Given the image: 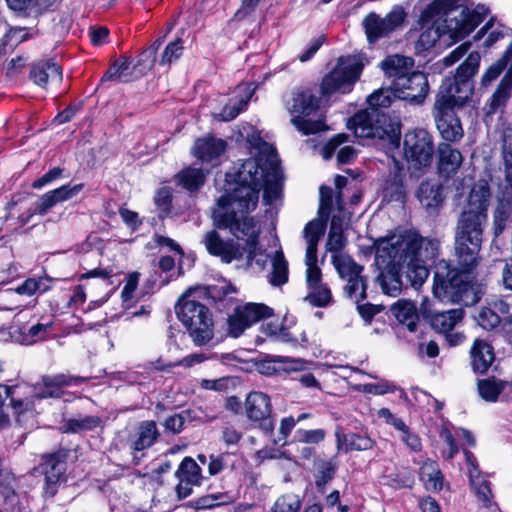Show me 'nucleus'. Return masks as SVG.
Wrapping results in <instances>:
<instances>
[{
    "label": "nucleus",
    "mask_w": 512,
    "mask_h": 512,
    "mask_svg": "<svg viewBox=\"0 0 512 512\" xmlns=\"http://www.w3.org/2000/svg\"><path fill=\"white\" fill-rule=\"evenodd\" d=\"M261 171L256 161L245 160L236 173L235 187L221 196L212 210L214 225L229 229L230 233L248 245L258 244L260 225L247 214L258 203L257 181Z\"/></svg>",
    "instance_id": "1"
},
{
    "label": "nucleus",
    "mask_w": 512,
    "mask_h": 512,
    "mask_svg": "<svg viewBox=\"0 0 512 512\" xmlns=\"http://www.w3.org/2000/svg\"><path fill=\"white\" fill-rule=\"evenodd\" d=\"M489 9L478 5L470 10L456 6L454 0H433L421 13L422 32L418 43L424 49L432 48L437 41L450 45L469 35L488 15Z\"/></svg>",
    "instance_id": "2"
},
{
    "label": "nucleus",
    "mask_w": 512,
    "mask_h": 512,
    "mask_svg": "<svg viewBox=\"0 0 512 512\" xmlns=\"http://www.w3.org/2000/svg\"><path fill=\"white\" fill-rule=\"evenodd\" d=\"M363 65L356 57L339 58L335 68L327 74L320 84V97L310 90L295 92L289 111L291 122L298 128H329L319 108L328 98L337 93H347L362 72Z\"/></svg>",
    "instance_id": "3"
},
{
    "label": "nucleus",
    "mask_w": 512,
    "mask_h": 512,
    "mask_svg": "<svg viewBox=\"0 0 512 512\" xmlns=\"http://www.w3.org/2000/svg\"><path fill=\"white\" fill-rule=\"evenodd\" d=\"M480 61L479 52L469 53L457 67L455 75L442 82L433 108L436 128H461L459 112L473 93V77L478 72Z\"/></svg>",
    "instance_id": "4"
},
{
    "label": "nucleus",
    "mask_w": 512,
    "mask_h": 512,
    "mask_svg": "<svg viewBox=\"0 0 512 512\" xmlns=\"http://www.w3.org/2000/svg\"><path fill=\"white\" fill-rule=\"evenodd\" d=\"M414 235L406 238L385 237L376 242V261L381 266L406 268V277L414 288L420 287L428 278L429 271L420 258L414 256L411 247L415 245Z\"/></svg>",
    "instance_id": "5"
},
{
    "label": "nucleus",
    "mask_w": 512,
    "mask_h": 512,
    "mask_svg": "<svg viewBox=\"0 0 512 512\" xmlns=\"http://www.w3.org/2000/svg\"><path fill=\"white\" fill-rule=\"evenodd\" d=\"M246 140L248 147L254 150L258 158H250L256 161L261 171L260 178L257 181L258 193L260 188L264 190V200L270 203L280 197L281 194V171L276 149L273 145L264 141L258 130H250L247 133ZM253 153V151H251Z\"/></svg>",
    "instance_id": "6"
},
{
    "label": "nucleus",
    "mask_w": 512,
    "mask_h": 512,
    "mask_svg": "<svg viewBox=\"0 0 512 512\" xmlns=\"http://www.w3.org/2000/svg\"><path fill=\"white\" fill-rule=\"evenodd\" d=\"M487 216L461 210L455 228V256L458 265L471 270L477 264Z\"/></svg>",
    "instance_id": "7"
},
{
    "label": "nucleus",
    "mask_w": 512,
    "mask_h": 512,
    "mask_svg": "<svg viewBox=\"0 0 512 512\" xmlns=\"http://www.w3.org/2000/svg\"><path fill=\"white\" fill-rule=\"evenodd\" d=\"M456 268H450V265L441 260L436 265L434 272L433 294L443 302L462 303L464 305L474 304L477 301L473 287L467 272Z\"/></svg>",
    "instance_id": "8"
},
{
    "label": "nucleus",
    "mask_w": 512,
    "mask_h": 512,
    "mask_svg": "<svg viewBox=\"0 0 512 512\" xmlns=\"http://www.w3.org/2000/svg\"><path fill=\"white\" fill-rule=\"evenodd\" d=\"M175 309L178 319L187 327L196 345H205L213 338L214 323L205 305L189 299L186 293L178 300Z\"/></svg>",
    "instance_id": "9"
},
{
    "label": "nucleus",
    "mask_w": 512,
    "mask_h": 512,
    "mask_svg": "<svg viewBox=\"0 0 512 512\" xmlns=\"http://www.w3.org/2000/svg\"><path fill=\"white\" fill-rule=\"evenodd\" d=\"M404 154L414 169L430 166L434 147L428 130H408L403 141Z\"/></svg>",
    "instance_id": "10"
},
{
    "label": "nucleus",
    "mask_w": 512,
    "mask_h": 512,
    "mask_svg": "<svg viewBox=\"0 0 512 512\" xmlns=\"http://www.w3.org/2000/svg\"><path fill=\"white\" fill-rule=\"evenodd\" d=\"M325 232L323 220L313 219L309 221L303 230V237L306 241L305 264L306 281L309 289L321 285V270L317 266V246Z\"/></svg>",
    "instance_id": "11"
},
{
    "label": "nucleus",
    "mask_w": 512,
    "mask_h": 512,
    "mask_svg": "<svg viewBox=\"0 0 512 512\" xmlns=\"http://www.w3.org/2000/svg\"><path fill=\"white\" fill-rule=\"evenodd\" d=\"M406 13L402 7L395 6L385 17L375 12L369 13L362 21L367 40L374 43L380 38L389 36L402 27Z\"/></svg>",
    "instance_id": "12"
},
{
    "label": "nucleus",
    "mask_w": 512,
    "mask_h": 512,
    "mask_svg": "<svg viewBox=\"0 0 512 512\" xmlns=\"http://www.w3.org/2000/svg\"><path fill=\"white\" fill-rule=\"evenodd\" d=\"M512 97V71L507 70L501 79L489 102L484 107V124L487 127L499 128L504 125L503 111Z\"/></svg>",
    "instance_id": "13"
},
{
    "label": "nucleus",
    "mask_w": 512,
    "mask_h": 512,
    "mask_svg": "<svg viewBox=\"0 0 512 512\" xmlns=\"http://www.w3.org/2000/svg\"><path fill=\"white\" fill-rule=\"evenodd\" d=\"M271 315L272 309L264 304L247 303L244 306H238L227 318V333L237 338L253 323Z\"/></svg>",
    "instance_id": "14"
},
{
    "label": "nucleus",
    "mask_w": 512,
    "mask_h": 512,
    "mask_svg": "<svg viewBox=\"0 0 512 512\" xmlns=\"http://www.w3.org/2000/svg\"><path fill=\"white\" fill-rule=\"evenodd\" d=\"M202 242L210 255L226 264L240 260L245 253V248L238 242L223 239L216 230L205 233Z\"/></svg>",
    "instance_id": "15"
},
{
    "label": "nucleus",
    "mask_w": 512,
    "mask_h": 512,
    "mask_svg": "<svg viewBox=\"0 0 512 512\" xmlns=\"http://www.w3.org/2000/svg\"><path fill=\"white\" fill-rule=\"evenodd\" d=\"M245 411L249 420L259 422V427L264 433L271 434L273 432L271 401L267 394L259 391L251 392L245 401Z\"/></svg>",
    "instance_id": "16"
},
{
    "label": "nucleus",
    "mask_w": 512,
    "mask_h": 512,
    "mask_svg": "<svg viewBox=\"0 0 512 512\" xmlns=\"http://www.w3.org/2000/svg\"><path fill=\"white\" fill-rule=\"evenodd\" d=\"M254 92L255 86L253 83L238 85L234 91L237 94L235 97L229 99L221 98L219 100V103L223 106L219 110L214 109L212 112L213 118L224 122L235 119L247 106Z\"/></svg>",
    "instance_id": "17"
},
{
    "label": "nucleus",
    "mask_w": 512,
    "mask_h": 512,
    "mask_svg": "<svg viewBox=\"0 0 512 512\" xmlns=\"http://www.w3.org/2000/svg\"><path fill=\"white\" fill-rule=\"evenodd\" d=\"M404 123L399 115L381 113L378 109L358 111L348 119L347 128H401Z\"/></svg>",
    "instance_id": "18"
},
{
    "label": "nucleus",
    "mask_w": 512,
    "mask_h": 512,
    "mask_svg": "<svg viewBox=\"0 0 512 512\" xmlns=\"http://www.w3.org/2000/svg\"><path fill=\"white\" fill-rule=\"evenodd\" d=\"M82 189L83 184H76L74 186L63 185L43 194L37 200L34 212L28 211L25 215L20 217L21 224L25 225L34 213L41 216L46 215L56 204L72 199L79 194Z\"/></svg>",
    "instance_id": "19"
},
{
    "label": "nucleus",
    "mask_w": 512,
    "mask_h": 512,
    "mask_svg": "<svg viewBox=\"0 0 512 512\" xmlns=\"http://www.w3.org/2000/svg\"><path fill=\"white\" fill-rule=\"evenodd\" d=\"M66 457L65 451H58L44 456L42 463V471L44 474V495L46 497H53L59 487V483L63 478L66 470Z\"/></svg>",
    "instance_id": "20"
},
{
    "label": "nucleus",
    "mask_w": 512,
    "mask_h": 512,
    "mask_svg": "<svg viewBox=\"0 0 512 512\" xmlns=\"http://www.w3.org/2000/svg\"><path fill=\"white\" fill-rule=\"evenodd\" d=\"M393 89L397 92L398 98L420 103L427 96L429 87L426 75L414 71L406 78H399L397 82H393Z\"/></svg>",
    "instance_id": "21"
},
{
    "label": "nucleus",
    "mask_w": 512,
    "mask_h": 512,
    "mask_svg": "<svg viewBox=\"0 0 512 512\" xmlns=\"http://www.w3.org/2000/svg\"><path fill=\"white\" fill-rule=\"evenodd\" d=\"M490 196L488 182L481 179L473 185L469 194L462 201H459L458 205L463 211L481 212L484 216H487Z\"/></svg>",
    "instance_id": "22"
},
{
    "label": "nucleus",
    "mask_w": 512,
    "mask_h": 512,
    "mask_svg": "<svg viewBox=\"0 0 512 512\" xmlns=\"http://www.w3.org/2000/svg\"><path fill=\"white\" fill-rule=\"evenodd\" d=\"M401 130H354V136L361 145H378L388 150L400 146Z\"/></svg>",
    "instance_id": "23"
},
{
    "label": "nucleus",
    "mask_w": 512,
    "mask_h": 512,
    "mask_svg": "<svg viewBox=\"0 0 512 512\" xmlns=\"http://www.w3.org/2000/svg\"><path fill=\"white\" fill-rule=\"evenodd\" d=\"M501 195H497L498 204L494 211V233L500 235L511 219L512 212V185L505 181L499 185Z\"/></svg>",
    "instance_id": "24"
},
{
    "label": "nucleus",
    "mask_w": 512,
    "mask_h": 512,
    "mask_svg": "<svg viewBox=\"0 0 512 512\" xmlns=\"http://www.w3.org/2000/svg\"><path fill=\"white\" fill-rule=\"evenodd\" d=\"M30 78L36 85L48 88L49 85H57L61 82L62 70L55 62L40 61L32 66Z\"/></svg>",
    "instance_id": "25"
},
{
    "label": "nucleus",
    "mask_w": 512,
    "mask_h": 512,
    "mask_svg": "<svg viewBox=\"0 0 512 512\" xmlns=\"http://www.w3.org/2000/svg\"><path fill=\"white\" fill-rule=\"evenodd\" d=\"M225 150L226 141L209 135L195 141L192 154L202 162H213L217 160Z\"/></svg>",
    "instance_id": "26"
},
{
    "label": "nucleus",
    "mask_w": 512,
    "mask_h": 512,
    "mask_svg": "<svg viewBox=\"0 0 512 512\" xmlns=\"http://www.w3.org/2000/svg\"><path fill=\"white\" fill-rule=\"evenodd\" d=\"M380 67L388 78L393 79L392 82H397L399 78H406L415 71L413 58L399 54L387 56Z\"/></svg>",
    "instance_id": "27"
},
{
    "label": "nucleus",
    "mask_w": 512,
    "mask_h": 512,
    "mask_svg": "<svg viewBox=\"0 0 512 512\" xmlns=\"http://www.w3.org/2000/svg\"><path fill=\"white\" fill-rule=\"evenodd\" d=\"M408 235L415 236V245H413L410 250H412L414 256L420 258L423 263H425L427 260H433L438 256L440 243L436 239L423 238L418 233L410 230L393 233L388 237H401L404 239Z\"/></svg>",
    "instance_id": "28"
},
{
    "label": "nucleus",
    "mask_w": 512,
    "mask_h": 512,
    "mask_svg": "<svg viewBox=\"0 0 512 512\" xmlns=\"http://www.w3.org/2000/svg\"><path fill=\"white\" fill-rule=\"evenodd\" d=\"M336 449L338 452L366 451L374 447L375 441L366 435L335 431Z\"/></svg>",
    "instance_id": "29"
},
{
    "label": "nucleus",
    "mask_w": 512,
    "mask_h": 512,
    "mask_svg": "<svg viewBox=\"0 0 512 512\" xmlns=\"http://www.w3.org/2000/svg\"><path fill=\"white\" fill-rule=\"evenodd\" d=\"M422 314L425 318L429 319L434 330L440 333H447L452 331L463 319L464 310L462 308H455L435 313L423 311Z\"/></svg>",
    "instance_id": "30"
},
{
    "label": "nucleus",
    "mask_w": 512,
    "mask_h": 512,
    "mask_svg": "<svg viewBox=\"0 0 512 512\" xmlns=\"http://www.w3.org/2000/svg\"><path fill=\"white\" fill-rule=\"evenodd\" d=\"M305 362L297 358H289L284 356L268 357L259 364V370L263 374L271 375L276 373H289L293 371L303 370Z\"/></svg>",
    "instance_id": "31"
},
{
    "label": "nucleus",
    "mask_w": 512,
    "mask_h": 512,
    "mask_svg": "<svg viewBox=\"0 0 512 512\" xmlns=\"http://www.w3.org/2000/svg\"><path fill=\"white\" fill-rule=\"evenodd\" d=\"M83 377H73L66 374H58L54 376H44L42 378L44 390L39 393L40 398H59L63 392L62 388L66 386L78 385L85 381Z\"/></svg>",
    "instance_id": "32"
},
{
    "label": "nucleus",
    "mask_w": 512,
    "mask_h": 512,
    "mask_svg": "<svg viewBox=\"0 0 512 512\" xmlns=\"http://www.w3.org/2000/svg\"><path fill=\"white\" fill-rule=\"evenodd\" d=\"M471 365L476 373L484 374L494 361V351L487 342L476 339L470 351Z\"/></svg>",
    "instance_id": "33"
},
{
    "label": "nucleus",
    "mask_w": 512,
    "mask_h": 512,
    "mask_svg": "<svg viewBox=\"0 0 512 512\" xmlns=\"http://www.w3.org/2000/svg\"><path fill=\"white\" fill-rule=\"evenodd\" d=\"M438 152L439 172L447 177L455 174L460 168L463 161L461 153L458 150L453 149L449 144L439 145Z\"/></svg>",
    "instance_id": "34"
},
{
    "label": "nucleus",
    "mask_w": 512,
    "mask_h": 512,
    "mask_svg": "<svg viewBox=\"0 0 512 512\" xmlns=\"http://www.w3.org/2000/svg\"><path fill=\"white\" fill-rule=\"evenodd\" d=\"M363 270H355L348 273L347 276H340L341 279L346 281L343 287L344 294L347 298L359 304L366 298V280L362 275Z\"/></svg>",
    "instance_id": "35"
},
{
    "label": "nucleus",
    "mask_w": 512,
    "mask_h": 512,
    "mask_svg": "<svg viewBox=\"0 0 512 512\" xmlns=\"http://www.w3.org/2000/svg\"><path fill=\"white\" fill-rule=\"evenodd\" d=\"M418 199L426 209L439 207L445 198L442 185L430 181H424L418 188Z\"/></svg>",
    "instance_id": "36"
},
{
    "label": "nucleus",
    "mask_w": 512,
    "mask_h": 512,
    "mask_svg": "<svg viewBox=\"0 0 512 512\" xmlns=\"http://www.w3.org/2000/svg\"><path fill=\"white\" fill-rule=\"evenodd\" d=\"M159 431L154 421H143L137 428L136 438L131 441V448L142 451L151 447L157 440Z\"/></svg>",
    "instance_id": "37"
},
{
    "label": "nucleus",
    "mask_w": 512,
    "mask_h": 512,
    "mask_svg": "<svg viewBox=\"0 0 512 512\" xmlns=\"http://www.w3.org/2000/svg\"><path fill=\"white\" fill-rule=\"evenodd\" d=\"M394 316L411 332L416 331L419 320L416 305L409 300H399L391 308Z\"/></svg>",
    "instance_id": "38"
},
{
    "label": "nucleus",
    "mask_w": 512,
    "mask_h": 512,
    "mask_svg": "<svg viewBox=\"0 0 512 512\" xmlns=\"http://www.w3.org/2000/svg\"><path fill=\"white\" fill-rule=\"evenodd\" d=\"M385 269L378 276L382 291L389 296H397L401 292L402 282L399 275L400 267L383 266Z\"/></svg>",
    "instance_id": "39"
},
{
    "label": "nucleus",
    "mask_w": 512,
    "mask_h": 512,
    "mask_svg": "<svg viewBox=\"0 0 512 512\" xmlns=\"http://www.w3.org/2000/svg\"><path fill=\"white\" fill-rule=\"evenodd\" d=\"M381 479L383 484L388 485L394 489H400L405 487H411L414 478L411 472L405 468L397 469L394 468H385L382 472Z\"/></svg>",
    "instance_id": "40"
},
{
    "label": "nucleus",
    "mask_w": 512,
    "mask_h": 512,
    "mask_svg": "<svg viewBox=\"0 0 512 512\" xmlns=\"http://www.w3.org/2000/svg\"><path fill=\"white\" fill-rule=\"evenodd\" d=\"M487 35L483 42L485 48L492 47L500 39L509 35V29L503 25L496 24L495 19L491 18L474 36L475 40H479Z\"/></svg>",
    "instance_id": "41"
},
{
    "label": "nucleus",
    "mask_w": 512,
    "mask_h": 512,
    "mask_svg": "<svg viewBox=\"0 0 512 512\" xmlns=\"http://www.w3.org/2000/svg\"><path fill=\"white\" fill-rule=\"evenodd\" d=\"M420 477L427 490L439 491L443 486V476L435 461L427 460L420 467Z\"/></svg>",
    "instance_id": "42"
},
{
    "label": "nucleus",
    "mask_w": 512,
    "mask_h": 512,
    "mask_svg": "<svg viewBox=\"0 0 512 512\" xmlns=\"http://www.w3.org/2000/svg\"><path fill=\"white\" fill-rule=\"evenodd\" d=\"M505 387L506 382L496 379L495 377L480 379L477 382L479 395L487 402H496Z\"/></svg>",
    "instance_id": "43"
},
{
    "label": "nucleus",
    "mask_w": 512,
    "mask_h": 512,
    "mask_svg": "<svg viewBox=\"0 0 512 512\" xmlns=\"http://www.w3.org/2000/svg\"><path fill=\"white\" fill-rule=\"evenodd\" d=\"M272 272L269 276V282L273 286H281L288 281V262L286 261L282 250L275 251L271 258Z\"/></svg>",
    "instance_id": "44"
},
{
    "label": "nucleus",
    "mask_w": 512,
    "mask_h": 512,
    "mask_svg": "<svg viewBox=\"0 0 512 512\" xmlns=\"http://www.w3.org/2000/svg\"><path fill=\"white\" fill-rule=\"evenodd\" d=\"M101 424V418L91 415H79L65 421L63 430L67 433H80L90 431Z\"/></svg>",
    "instance_id": "45"
},
{
    "label": "nucleus",
    "mask_w": 512,
    "mask_h": 512,
    "mask_svg": "<svg viewBox=\"0 0 512 512\" xmlns=\"http://www.w3.org/2000/svg\"><path fill=\"white\" fill-rule=\"evenodd\" d=\"M52 326V321L36 323L29 327L23 326L20 328V342L24 345H31L37 341L44 340Z\"/></svg>",
    "instance_id": "46"
},
{
    "label": "nucleus",
    "mask_w": 512,
    "mask_h": 512,
    "mask_svg": "<svg viewBox=\"0 0 512 512\" xmlns=\"http://www.w3.org/2000/svg\"><path fill=\"white\" fill-rule=\"evenodd\" d=\"M201 469L194 459L185 457L175 475L179 481L187 482V484L199 485L201 482Z\"/></svg>",
    "instance_id": "47"
},
{
    "label": "nucleus",
    "mask_w": 512,
    "mask_h": 512,
    "mask_svg": "<svg viewBox=\"0 0 512 512\" xmlns=\"http://www.w3.org/2000/svg\"><path fill=\"white\" fill-rule=\"evenodd\" d=\"M179 183L189 191L198 190L205 182V174L199 168H187L178 174Z\"/></svg>",
    "instance_id": "48"
},
{
    "label": "nucleus",
    "mask_w": 512,
    "mask_h": 512,
    "mask_svg": "<svg viewBox=\"0 0 512 512\" xmlns=\"http://www.w3.org/2000/svg\"><path fill=\"white\" fill-rule=\"evenodd\" d=\"M336 468L332 461L321 460L318 463L315 484L320 492H324L326 485L334 478Z\"/></svg>",
    "instance_id": "49"
},
{
    "label": "nucleus",
    "mask_w": 512,
    "mask_h": 512,
    "mask_svg": "<svg viewBox=\"0 0 512 512\" xmlns=\"http://www.w3.org/2000/svg\"><path fill=\"white\" fill-rule=\"evenodd\" d=\"M245 248L246 265L248 268L257 267V271L261 272L265 269L269 256L259 247L258 244L248 245Z\"/></svg>",
    "instance_id": "50"
},
{
    "label": "nucleus",
    "mask_w": 512,
    "mask_h": 512,
    "mask_svg": "<svg viewBox=\"0 0 512 512\" xmlns=\"http://www.w3.org/2000/svg\"><path fill=\"white\" fill-rule=\"evenodd\" d=\"M397 92L393 89V82L389 87L380 88L368 97L370 109L377 107H388L391 105L393 98L397 97Z\"/></svg>",
    "instance_id": "51"
},
{
    "label": "nucleus",
    "mask_w": 512,
    "mask_h": 512,
    "mask_svg": "<svg viewBox=\"0 0 512 512\" xmlns=\"http://www.w3.org/2000/svg\"><path fill=\"white\" fill-rule=\"evenodd\" d=\"M355 389L366 394L385 395L388 393H394L397 389V386L393 382L380 379L377 383L356 385Z\"/></svg>",
    "instance_id": "52"
},
{
    "label": "nucleus",
    "mask_w": 512,
    "mask_h": 512,
    "mask_svg": "<svg viewBox=\"0 0 512 512\" xmlns=\"http://www.w3.org/2000/svg\"><path fill=\"white\" fill-rule=\"evenodd\" d=\"M130 61L122 57L115 61L112 67L104 74L103 80L127 81L130 75Z\"/></svg>",
    "instance_id": "53"
},
{
    "label": "nucleus",
    "mask_w": 512,
    "mask_h": 512,
    "mask_svg": "<svg viewBox=\"0 0 512 512\" xmlns=\"http://www.w3.org/2000/svg\"><path fill=\"white\" fill-rule=\"evenodd\" d=\"M311 291L304 298L305 301L316 307H324L332 300L330 289L324 285H317L310 289Z\"/></svg>",
    "instance_id": "54"
},
{
    "label": "nucleus",
    "mask_w": 512,
    "mask_h": 512,
    "mask_svg": "<svg viewBox=\"0 0 512 512\" xmlns=\"http://www.w3.org/2000/svg\"><path fill=\"white\" fill-rule=\"evenodd\" d=\"M332 263L339 276H347L355 270H363V266L357 264L348 254L332 255Z\"/></svg>",
    "instance_id": "55"
},
{
    "label": "nucleus",
    "mask_w": 512,
    "mask_h": 512,
    "mask_svg": "<svg viewBox=\"0 0 512 512\" xmlns=\"http://www.w3.org/2000/svg\"><path fill=\"white\" fill-rule=\"evenodd\" d=\"M504 166H505V181L512 185V130H505L503 135L502 146Z\"/></svg>",
    "instance_id": "56"
},
{
    "label": "nucleus",
    "mask_w": 512,
    "mask_h": 512,
    "mask_svg": "<svg viewBox=\"0 0 512 512\" xmlns=\"http://www.w3.org/2000/svg\"><path fill=\"white\" fill-rule=\"evenodd\" d=\"M508 63H511V61L504 52L496 62L487 68L481 79L482 85H490L494 80H496L507 67Z\"/></svg>",
    "instance_id": "57"
},
{
    "label": "nucleus",
    "mask_w": 512,
    "mask_h": 512,
    "mask_svg": "<svg viewBox=\"0 0 512 512\" xmlns=\"http://www.w3.org/2000/svg\"><path fill=\"white\" fill-rule=\"evenodd\" d=\"M301 506L298 495L289 493L280 496L274 503L271 512H298Z\"/></svg>",
    "instance_id": "58"
},
{
    "label": "nucleus",
    "mask_w": 512,
    "mask_h": 512,
    "mask_svg": "<svg viewBox=\"0 0 512 512\" xmlns=\"http://www.w3.org/2000/svg\"><path fill=\"white\" fill-rule=\"evenodd\" d=\"M326 437V432L323 429L305 430L299 429L295 432V439L297 442L306 444H318Z\"/></svg>",
    "instance_id": "59"
},
{
    "label": "nucleus",
    "mask_w": 512,
    "mask_h": 512,
    "mask_svg": "<svg viewBox=\"0 0 512 512\" xmlns=\"http://www.w3.org/2000/svg\"><path fill=\"white\" fill-rule=\"evenodd\" d=\"M183 53V41L177 38L175 41L169 43L161 57L160 64L170 65L173 61L180 58Z\"/></svg>",
    "instance_id": "60"
},
{
    "label": "nucleus",
    "mask_w": 512,
    "mask_h": 512,
    "mask_svg": "<svg viewBox=\"0 0 512 512\" xmlns=\"http://www.w3.org/2000/svg\"><path fill=\"white\" fill-rule=\"evenodd\" d=\"M476 319L478 324L486 330L494 329L500 324L498 314L493 309L487 307L479 311Z\"/></svg>",
    "instance_id": "61"
},
{
    "label": "nucleus",
    "mask_w": 512,
    "mask_h": 512,
    "mask_svg": "<svg viewBox=\"0 0 512 512\" xmlns=\"http://www.w3.org/2000/svg\"><path fill=\"white\" fill-rule=\"evenodd\" d=\"M15 498V478L11 475H7L4 479L0 480V501L13 503Z\"/></svg>",
    "instance_id": "62"
},
{
    "label": "nucleus",
    "mask_w": 512,
    "mask_h": 512,
    "mask_svg": "<svg viewBox=\"0 0 512 512\" xmlns=\"http://www.w3.org/2000/svg\"><path fill=\"white\" fill-rule=\"evenodd\" d=\"M332 198H333L332 189L330 187L321 186L320 187V207H319V214L321 215V218H318V219L323 220L325 224L328 219L329 212L331 210Z\"/></svg>",
    "instance_id": "63"
},
{
    "label": "nucleus",
    "mask_w": 512,
    "mask_h": 512,
    "mask_svg": "<svg viewBox=\"0 0 512 512\" xmlns=\"http://www.w3.org/2000/svg\"><path fill=\"white\" fill-rule=\"evenodd\" d=\"M470 483L479 499L484 503H488L491 494L488 483L481 477H476L475 479L472 470H470Z\"/></svg>",
    "instance_id": "64"
}]
</instances>
